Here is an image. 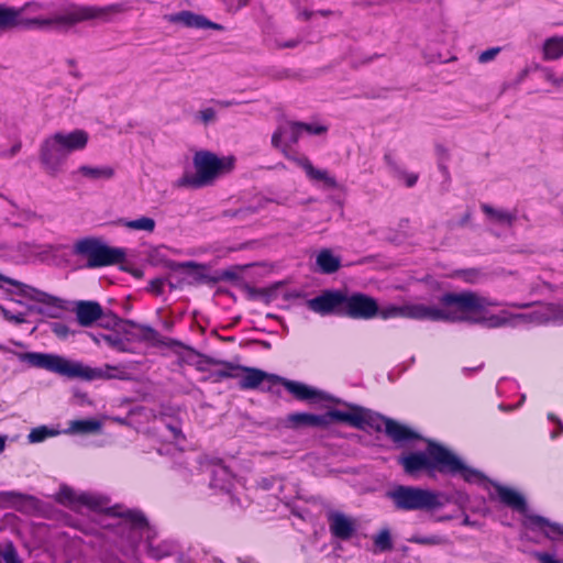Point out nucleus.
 <instances>
[{
	"instance_id": "obj_1",
	"label": "nucleus",
	"mask_w": 563,
	"mask_h": 563,
	"mask_svg": "<svg viewBox=\"0 0 563 563\" xmlns=\"http://www.w3.org/2000/svg\"><path fill=\"white\" fill-rule=\"evenodd\" d=\"M427 451L404 453L398 457V464L404 472L416 477L421 473L432 475L435 471L441 474L460 475L468 483L478 482L483 474L463 463V461L440 443L428 440Z\"/></svg>"
},
{
	"instance_id": "obj_2",
	"label": "nucleus",
	"mask_w": 563,
	"mask_h": 563,
	"mask_svg": "<svg viewBox=\"0 0 563 563\" xmlns=\"http://www.w3.org/2000/svg\"><path fill=\"white\" fill-rule=\"evenodd\" d=\"M439 303L440 307L423 303L391 305L379 308L378 316L383 319L401 317L415 320L454 321L461 318L459 310L481 309L487 302L473 294H443L439 298Z\"/></svg>"
},
{
	"instance_id": "obj_3",
	"label": "nucleus",
	"mask_w": 563,
	"mask_h": 563,
	"mask_svg": "<svg viewBox=\"0 0 563 563\" xmlns=\"http://www.w3.org/2000/svg\"><path fill=\"white\" fill-rule=\"evenodd\" d=\"M19 358L31 367L44 368L67 378H81L90 382L96 379H111L115 377V375L110 373V371L115 369L114 366L106 365L104 368H93L84 365L81 362L69 361L57 354L25 352L21 353Z\"/></svg>"
},
{
	"instance_id": "obj_4",
	"label": "nucleus",
	"mask_w": 563,
	"mask_h": 563,
	"mask_svg": "<svg viewBox=\"0 0 563 563\" xmlns=\"http://www.w3.org/2000/svg\"><path fill=\"white\" fill-rule=\"evenodd\" d=\"M234 157H219L210 151L195 153L192 163L196 174H185L176 183L178 187L192 189L210 186L214 180L234 168Z\"/></svg>"
},
{
	"instance_id": "obj_5",
	"label": "nucleus",
	"mask_w": 563,
	"mask_h": 563,
	"mask_svg": "<svg viewBox=\"0 0 563 563\" xmlns=\"http://www.w3.org/2000/svg\"><path fill=\"white\" fill-rule=\"evenodd\" d=\"M495 488L499 500L504 505L523 516L522 525L527 529L539 531L551 541H560L563 539L562 523L552 522L542 516L528 512L527 501L518 492L499 484H497Z\"/></svg>"
},
{
	"instance_id": "obj_6",
	"label": "nucleus",
	"mask_w": 563,
	"mask_h": 563,
	"mask_svg": "<svg viewBox=\"0 0 563 563\" xmlns=\"http://www.w3.org/2000/svg\"><path fill=\"white\" fill-rule=\"evenodd\" d=\"M386 496L393 501L396 510L432 512L446 504L440 492L418 486L397 485Z\"/></svg>"
},
{
	"instance_id": "obj_7",
	"label": "nucleus",
	"mask_w": 563,
	"mask_h": 563,
	"mask_svg": "<svg viewBox=\"0 0 563 563\" xmlns=\"http://www.w3.org/2000/svg\"><path fill=\"white\" fill-rule=\"evenodd\" d=\"M95 12L93 9H80L67 15L53 19H22L19 16V11L13 7L0 4V33L15 27L24 30H47L52 26H71L82 19L93 16Z\"/></svg>"
},
{
	"instance_id": "obj_8",
	"label": "nucleus",
	"mask_w": 563,
	"mask_h": 563,
	"mask_svg": "<svg viewBox=\"0 0 563 563\" xmlns=\"http://www.w3.org/2000/svg\"><path fill=\"white\" fill-rule=\"evenodd\" d=\"M74 254L87 258V268L123 264L126 257L124 249L110 246L97 238L78 240L74 245Z\"/></svg>"
},
{
	"instance_id": "obj_9",
	"label": "nucleus",
	"mask_w": 563,
	"mask_h": 563,
	"mask_svg": "<svg viewBox=\"0 0 563 563\" xmlns=\"http://www.w3.org/2000/svg\"><path fill=\"white\" fill-rule=\"evenodd\" d=\"M206 362L210 365L225 364L231 369L242 371L244 374L240 377L239 382V385L242 389L260 388L262 390H271L273 387L282 385V376L268 374L255 367L233 365L232 363L223 362L212 357H207Z\"/></svg>"
},
{
	"instance_id": "obj_10",
	"label": "nucleus",
	"mask_w": 563,
	"mask_h": 563,
	"mask_svg": "<svg viewBox=\"0 0 563 563\" xmlns=\"http://www.w3.org/2000/svg\"><path fill=\"white\" fill-rule=\"evenodd\" d=\"M453 294L454 295L473 294L477 298L483 299L487 302V303H484L483 308H481V309L459 310L461 318L454 320L453 322L468 321L472 323H485L489 328H499V327H504L506 324H510V319H509V317H506V314H507L506 311H503L501 314L487 316V308L501 306L500 302L493 300L490 298H487V297H483L474 291H462V292H453Z\"/></svg>"
},
{
	"instance_id": "obj_11",
	"label": "nucleus",
	"mask_w": 563,
	"mask_h": 563,
	"mask_svg": "<svg viewBox=\"0 0 563 563\" xmlns=\"http://www.w3.org/2000/svg\"><path fill=\"white\" fill-rule=\"evenodd\" d=\"M350 409V411L339 410L335 413L336 421L345 422L360 430L369 428L377 432L385 431V421L389 418L358 406H351Z\"/></svg>"
},
{
	"instance_id": "obj_12",
	"label": "nucleus",
	"mask_w": 563,
	"mask_h": 563,
	"mask_svg": "<svg viewBox=\"0 0 563 563\" xmlns=\"http://www.w3.org/2000/svg\"><path fill=\"white\" fill-rule=\"evenodd\" d=\"M18 294L31 300L42 303L43 306H31L29 310L49 318H59L62 311L65 309L64 300L60 298L36 289L32 286L22 283L18 287Z\"/></svg>"
},
{
	"instance_id": "obj_13",
	"label": "nucleus",
	"mask_w": 563,
	"mask_h": 563,
	"mask_svg": "<svg viewBox=\"0 0 563 563\" xmlns=\"http://www.w3.org/2000/svg\"><path fill=\"white\" fill-rule=\"evenodd\" d=\"M379 306L375 298L363 294L344 292L342 316L358 320H369L378 316Z\"/></svg>"
},
{
	"instance_id": "obj_14",
	"label": "nucleus",
	"mask_w": 563,
	"mask_h": 563,
	"mask_svg": "<svg viewBox=\"0 0 563 563\" xmlns=\"http://www.w3.org/2000/svg\"><path fill=\"white\" fill-rule=\"evenodd\" d=\"M38 156L45 172L51 176H56L67 159L68 153L53 134L41 144Z\"/></svg>"
},
{
	"instance_id": "obj_15",
	"label": "nucleus",
	"mask_w": 563,
	"mask_h": 563,
	"mask_svg": "<svg viewBox=\"0 0 563 563\" xmlns=\"http://www.w3.org/2000/svg\"><path fill=\"white\" fill-rule=\"evenodd\" d=\"M201 472L210 475V487L220 490H228L231 486L232 472L223 464V461L212 456H201L199 459Z\"/></svg>"
},
{
	"instance_id": "obj_16",
	"label": "nucleus",
	"mask_w": 563,
	"mask_h": 563,
	"mask_svg": "<svg viewBox=\"0 0 563 563\" xmlns=\"http://www.w3.org/2000/svg\"><path fill=\"white\" fill-rule=\"evenodd\" d=\"M108 512L122 519L119 529L122 533L128 530L126 539L131 544L137 543L142 537V531L148 529V521L140 510H125L123 512H119L115 510V507H113L109 508Z\"/></svg>"
},
{
	"instance_id": "obj_17",
	"label": "nucleus",
	"mask_w": 563,
	"mask_h": 563,
	"mask_svg": "<svg viewBox=\"0 0 563 563\" xmlns=\"http://www.w3.org/2000/svg\"><path fill=\"white\" fill-rule=\"evenodd\" d=\"M329 530L335 539L347 541L357 531V519L339 510H329L325 515Z\"/></svg>"
},
{
	"instance_id": "obj_18",
	"label": "nucleus",
	"mask_w": 563,
	"mask_h": 563,
	"mask_svg": "<svg viewBox=\"0 0 563 563\" xmlns=\"http://www.w3.org/2000/svg\"><path fill=\"white\" fill-rule=\"evenodd\" d=\"M162 264L164 265V267L174 272L186 271L187 278H185V283L188 285H214L213 277L205 273V271L207 269V266L205 264H199L194 261L179 263L172 260H163Z\"/></svg>"
},
{
	"instance_id": "obj_19",
	"label": "nucleus",
	"mask_w": 563,
	"mask_h": 563,
	"mask_svg": "<svg viewBox=\"0 0 563 563\" xmlns=\"http://www.w3.org/2000/svg\"><path fill=\"white\" fill-rule=\"evenodd\" d=\"M344 291L341 290H325L321 295L310 299L308 307L322 316L339 314L342 316Z\"/></svg>"
},
{
	"instance_id": "obj_20",
	"label": "nucleus",
	"mask_w": 563,
	"mask_h": 563,
	"mask_svg": "<svg viewBox=\"0 0 563 563\" xmlns=\"http://www.w3.org/2000/svg\"><path fill=\"white\" fill-rule=\"evenodd\" d=\"M165 19L175 24H181L189 29H212L216 31H223L222 24L212 22L202 14H197L192 11L183 10L177 13L167 14Z\"/></svg>"
},
{
	"instance_id": "obj_21",
	"label": "nucleus",
	"mask_w": 563,
	"mask_h": 563,
	"mask_svg": "<svg viewBox=\"0 0 563 563\" xmlns=\"http://www.w3.org/2000/svg\"><path fill=\"white\" fill-rule=\"evenodd\" d=\"M339 412L338 409L330 410L324 415H313V413H294L288 416V422L294 428L300 427H317L324 428L336 421L335 413Z\"/></svg>"
},
{
	"instance_id": "obj_22",
	"label": "nucleus",
	"mask_w": 563,
	"mask_h": 563,
	"mask_svg": "<svg viewBox=\"0 0 563 563\" xmlns=\"http://www.w3.org/2000/svg\"><path fill=\"white\" fill-rule=\"evenodd\" d=\"M14 9L19 11V16L24 19L22 16L23 12L37 13L41 10L45 9V4L38 3V2H29V3H25L22 8H14ZM80 9H93L96 11L93 16L82 19V21H87V20H92V19H103L110 11H118L119 5L113 4V5H109L106 8L75 7V8H71L70 10H68L67 12H65L64 15H67L71 12H75L76 10H80ZM58 16H63V14H58ZM36 18L42 19L41 16H35L34 19H36ZM54 18H57V15H54ZM49 19H53V16H51ZM79 22H81V20Z\"/></svg>"
},
{
	"instance_id": "obj_23",
	"label": "nucleus",
	"mask_w": 563,
	"mask_h": 563,
	"mask_svg": "<svg viewBox=\"0 0 563 563\" xmlns=\"http://www.w3.org/2000/svg\"><path fill=\"white\" fill-rule=\"evenodd\" d=\"M75 313L81 327H90L102 317V307L97 301L80 300L76 302Z\"/></svg>"
},
{
	"instance_id": "obj_24",
	"label": "nucleus",
	"mask_w": 563,
	"mask_h": 563,
	"mask_svg": "<svg viewBox=\"0 0 563 563\" xmlns=\"http://www.w3.org/2000/svg\"><path fill=\"white\" fill-rule=\"evenodd\" d=\"M385 433L395 443H405L422 439L418 432L391 418L385 421Z\"/></svg>"
},
{
	"instance_id": "obj_25",
	"label": "nucleus",
	"mask_w": 563,
	"mask_h": 563,
	"mask_svg": "<svg viewBox=\"0 0 563 563\" xmlns=\"http://www.w3.org/2000/svg\"><path fill=\"white\" fill-rule=\"evenodd\" d=\"M117 332L124 334L128 341L153 342L159 338V333L154 328L139 323L136 325L121 323Z\"/></svg>"
},
{
	"instance_id": "obj_26",
	"label": "nucleus",
	"mask_w": 563,
	"mask_h": 563,
	"mask_svg": "<svg viewBox=\"0 0 563 563\" xmlns=\"http://www.w3.org/2000/svg\"><path fill=\"white\" fill-rule=\"evenodd\" d=\"M54 136L60 141L68 155L85 148L88 143V133L84 130H74L69 133L56 132Z\"/></svg>"
},
{
	"instance_id": "obj_27",
	"label": "nucleus",
	"mask_w": 563,
	"mask_h": 563,
	"mask_svg": "<svg viewBox=\"0 0 563 563\" xmlns=\"http://www.w3.org/2000/svg\"><path fill=\"white\" fill-rule=\"evenodd\" d=\"M284 388L298 400H319L322 393L306 384L284 378Z\"/></svg>"
},
{
	"instance_id": "obj_28",
	"label": "nucleus",
	"mask_w": 563,
	"mask_h": 563,
	"mask_svg": "<svg viewBox=\"0 0 563 563\" xmlns=\"http://www.w3.org/2000/svg\"><path fill=\"white\" fill-rule=\"evenodd\" d=\"M301 166L311 180L323 183L325 188L334 189L339 187V184L333 176H331L325 169L316 168L308 158L302 159Z\"/></svg>"
},
{
	"instance_id": "obj_29",
	"label": "nucleus",
	"mask_w": 563,
	"mask_h": 563,
	"mask_svg": "<svg viewBox=\"0 0 563 563\" xmlns=\"http://www.w3.org/2000/svg\"><path fill=\"white\" fill-rule=\"evenodd\" d=\"M102 428L99 420L90 418L82 420L69 421L68 428L65 430L67 434H93L98 433Z\"/></svg>"
},
{
	"instance_id": "obj_30",
	"label": "nucleus",
	"mask_w": 563,
	"mask_h": 563,
	"mask_svg": "<svg viewBox=\"0 0 563 563\" xmlns=\"http://www.w3.org/2000/svg\"><path fill=\"white\" fill-rule=\"evenodd\" d=\"M316 263L319 271L323 274H333L341 267V258L335 256L329 249H323L318 253Z\"/></svg>"
},
{
	"instance_id": "obj_31",
	"label": "nucleus",
	"mask_w": 563,
	"mask_h": 563,
	"mask_svg": "<svg viewBox=\"0 0 563 563\" xmlns=\"http://www.w3.org/2000/svg\"><path fill=\"white\" fill-rule=\"evenodd\" d=\"M78 173L90 180H108L114 176V169L111 166H89L82 165Z\"/></svg>"
},
{
	"instance_id": "obj_32",
	"label": "nucleus",
	"mask_w": 563,
	"mask_h": 563,
	"mask_svg": "<svg viewBox=\"0 0 563 563\" xmlns=\"http://www.w3.org/2000/svg\"><path fill=\"white\" fill-rule=\"evenodd\" d=\"M563 56V36H552L543 43V58L547 60L559 59Z\"/></svg>"
},
{
	"instance_id": "obj_33",
	"label": "nucleus",
	"mask_w": 563,
	"mask_h": 563,
	"mask_svg": "<svg viewBox=\"0 0 563 563\" xmlns=\"http://www.w3.org/2000/svg\"><path fill=\"white\" fill-rule=\"evenodd\" d=\"M483 212L493 221L497 223H507L511 225L516 220V214L505 210L495 209L489 205L483 203L481 206Z\"/></svg>"
},
{
	"instance_id": "obj_34",
	"label": "nucleus",
	"mask_w": 563,
	"mask_h": 563,
	"mask_svg": "<svg viewBox=\"0 0 563 563\" xmlns=\"http://www.w3.org/2000/svg\"><path fill=\"white\" fill-rule=\"evenodd\" d=\"M280 283H276L273 287L269 288H255L247 284L243 287L251 299H261L265 303H268L273 298L276 297L275 292Z\"/></svg>"
},
{
	"instance_id": "obj_35",
	"label": "nucleus",
	"mask_w": 563,
	"mask_h": 563,
	"mask_svg": "<svg viewBox=\"0 0 563 563\" xmlns=\"http://www.w3.org/2000/svg\"><path fill=\"white\" fill-rule=\"evenodd\" d=\"M98 321H99L100 327L108 329V330H113V329L118 330V328L121 325V323L136 325V322L133 320L122 319V318L118 317L115 313H113L112 311L104 312L103 310H102V317L99 318Z\"/></svg>"
},
{
	"instance_id": "obj_36",
	"label": "nucleus",
	"mask_w": 563,
	"mask_h": 563,
	"mask_svg": "<svg viewBox=\"0 0 563 563\" xmlns=\"http://www.w3.org/2000/svg\"><path fill=\"white\" fill-rule=\"evenodd\" d=\"M374 545L378 552H387L393 549V540L388 529H383L374 537Z\"/></svg>"
},
{
	"instance_id": "obj_37",
	"label": "nucleus",
	"mask_w": 563,
	"mask_h": 563,
	"mask_svg": "<svg viewBox=\"0 0 563 563\" xmlns=\"http://www.w3.org/2000/svg\"><path fill=\"white\" fill-rule=\"evenodd\" d=\"M124 227L131 230H143L147 232H153L155 229V221L148 217H142L135 220L124 221Z\"/></svg>"
},
{
	"instance_id": "obj_38",
	"label": "nucleus",
	"mask_w": 563,
	"mask_h": 563,
	"mask_svg": "<svg viewBox=\"0 0 563 563\" xmlns=\"http://www.w3.org/2000/svg\"><path fill=\"white\" fill-rule=\"evenodd\" d=\"M409 542L420 545H444L449 543V539L442 536H412Z\"/></svg>"
},
{
	"instance_id": "obj_39",
	"label": "nucleus",
	"mask_w": 563,
	"mask_h": 563,
	"mask_svg": "<svg viewBox=\"0 0 563 563\" xmlns=\"http://www.w3.org/2000/svg\"><path fill=\"white\" fill-rule=\"evenodd\" d=\"M58 434V431L47 428L46 426H41L34 428L27 435V439L31 443H38L44 441L49 437H54Z\"/></svg>"
},
{
	"instance_id": "obj_40",
	"label": "nucleus",
	"mask_w": 563,
	"mask_h": 563,
	"mask_svg": "<svg viewBox=\"0 0 563 563\" xmlns=\"http://www.w3.org/2000/svg\"><path fill=\"white\" fill-rule=\"evenodd\" d=\"M78 503L93 510H100L104 505V501L100 497L92 496L89 494L79 495Z\"/></svg>"
},
{
	"instance_id": "obj_41",
	"label": "nucleus",
	"mask_w": 563,
	"mask_h": 563,
	"mask_svg": "<svg viewBox=\"0 0 563 563\" xmlns=\"http://www.w3.org/2000/svg\"><path fill=\"white\" fill-rule=\"evenodd\" d=\"M286 133H287L288 142L291 144H296L299 141V139L301 137V135L303 134L301 126H300V122H297V121L288 122Z\"/></svg>"
},
{
	"instance_id": "obj_42",
	"label": "nucleus",
	"mask_w": 563,
	"mask_h": 563,
	"mask_svg": "<svg viewBox=\"0 0 563 563\" xmlns=\"http://www.w3.org/2000/svg\"><path fill=\"white\" fill-rule=\"evenodd\" d=\"M300 126L303 133L310 135H324L328 132V126L323 124L300 122Z\"/></svg>"
},
{
	"instance_id": "obj_43",
	"label": "nucleus",
	"mask_w": 563,
	"mask_h": 563,
	"mask_svg": "<svg viewBox=\"0 0 563 563\" xmlns=\"http://www.w3.org/2000/svg\"><path fill=\"white\" fill-rule=\"evenodd\" d=\"M102 339L111 346L119 351L125 350V344L123 339L120 336V333L115 334H103Z\"/></svg>"
},
{
	"instance_id": "obj_44",
	"label": "nucleus",
	"mask_w": 563,
	"mask_h": 563,
	"mask_svg": "<svg viewBox=\"0 0 563 563\" xmlns=\"http://www.w3.org/2000/svg\"><path fill=\"white\" fill-rule=\"evenodd\" d=\"M58 500L63 504L78 503V496L75 495L74 490L69 487L60 488Z\"/></svg>"
},
{
	"instance_id": "obj_45",
	"label": "nucleus",
	"mask_w": 563,
	"mask_h": 563,
	"mask_svg": "<svg viewBox=\"0 0 563 563\" xmlns=\"http://www.w3.org/2000/svg\"><path fill=\"white\" fill-rule=\"evenodd\" d=\"M212 277L214 279V284H217L221 280H230V282L239 280L238 273H235L234 271H231V269H224V271L217 272L216 275H212Z\"/></svg>"
},
{
	"instance_id": "obj_46",
	"label": "nucleus",
	"mask_w": 563,
	"mask_h": 563,
	"mask_svg": "<svg viewBox=\"0 0 563 563\" xmlns=\"http://www.w3.org/2000/svg\"><path fill=\"white\" fill-rule=\"evenodd\" d=\"M533 556L539 563H563L562 560L548 552H534Z\"/></svg>"
},
{
	"instance_id": "obj_47",
	"label": "nucleus",
	"mask_w": 563,
	"mask_h": 563,
	"mask_svg": "<svg viewBox=\"0 0 563 563\" xmlns=\"http://www.w3.org/2000/svg\"><path fill=\"white\" fill-rule=\"evenodd\" d=\"M197 118L203 124H208L216 120V111L212 108H206L197 113Z\"/></svg>"
},
{
	"instance_id": "obj_48",
	"label": "nucleus",
	"mask_w": 563,
	"mask_h": 563,
	"mask_svg": "<svg viewBox=\"0 0 563 563\" xmlns=\"http://www.w3.org/2000/svg\"><path fill=\"white\" fill-rule=\"evenodd\" d=\"M499 52H500L499 47H493V48L486 49L479 54L478 60H479V63H483V64L488 63V62L493 60Z\"/></svg>"
},
{
	"instance_id": "obj_49",
	"label": "nucleus",
	"mask_w": 563,
	"mask_h": 563,
	"mask_svg": "<svg viewBox=\"0 0 563 563\" xmlns=\"http://www.w3.org/2000/svg\"><path fill=\"white\" fill-rule=\"evenodd\" d=\"M165 283L166 278H154L150 282L148 290L156 295H161Z\"/></svg>"
},
{
	"instance_id": "obj_50",
	"label": "nucleus",
	"mask_w": 563,
	"mask_h": 563,
	"mask_svg": "<svg viewBox=\"0 0 563 563\" xmlns=\"http://www.w3.org/2000/svg\"><path fill=\"white\" fill-rule=\"evenodd\" d=\"M52 331L62 339L68 335V327L62 322L52 323Z\"/></svg>"
},
{
	"instance_id": "obj_51",
	"label": "nucleus",
	"mask_w": 563,
	"mask_h": 563,
	"mask_svg": "<svg viewBox=\"0 0 563 563\" xmlns=\"http://www.w3.org/2000/svg\"><path fill=\"white\" fill-rule=\"evenodd\" d=\"M528 323H543L548 321V316L545 313H542L540 311H533L528 313Z\"/></svg>"
},
{
	"instance_id": "obj_52",
	"label": "nucleus",
	"mask_w": 563,
	"mask_h": 563,
	"mask_svg": "<svg viewBox=\"0 0 563 563\" xmlns=\"http://www.w3.org/2000/svg\"><path fill=\"white\" fill-rule=\"evenodd\" d=\"M2 313L7 320L13 321L16 324L23 323L25 321L23 313L12 314L9 310H5V309H2Z\"/></svg>"
},
{
	"instance_id": "obj_53",
	"label": "nucleus",
	"mask_w": 563,
	"mask_h": 563,
	"mask_svg": "<svg viewBox=\"0 0 563 563\" xmlns=\"http://www.w3.org/2000/svg\"><path fill=\"white\" fill-rule=\"evenodd\" d=\"M277 481L276 477H263L261 481L257 482V486L263 490H269L274 483Z\"/></svg>"
},
{
	"instance_id": "obj_54",
	"label": "nucleus",
	"mask_w": 563,
	"mask_h": 563,
	"mask_svg": "<svg viewBox=\"0 0 563 563\" xmlns=\"http://www.w3.org/2000/svg\"><path fill=\"white\" fill-rule=\"evenodd\" d=\"M150 553L156 560H161L170 554L169 551H163V549H161L159 547L154 548L152 545H150Z\"/></svg>"
},
{
	"instance_id": "obj_55",
	"label": "nucleus",
	"mask_w": 563,
	"mask_h": 563,
	"mask_svg": "<svg viewBox=\"0 0 563 563\" xmlns=\"http://www.w3.org/2000/svg\"><path fill=\"white\" fill-rule=\"evenodd\" d=\"M316 14H319L321 16H329L332 14V11L330 10H320V11H317V12H313V11H303L301 13V15L303 16L305 20H309L311 19L313 15Z\"/></svg>"
},
{
	"instance_id": "obj_56",
	"label": "nucleus",
	"mask_w": 563,
	"mask_h": 563,
	"mask_svg": "<svg viewBox=\"0 0 563 563\" xmlns=\"http://www.w3.org/2000/svg\"><path fill=\"white\" fill-rule=\"evenodd\" d=\"M545 79L553 84L556 87H561L563 85V76L556 77L553 73L548 71L545 75Z\"/></svg>"
},
{
	"instance_id": "obj_57",
	"label": "nucleus",
	"mask_w": 563,
	"mask_h": 563,
	"mask_svg": "<svg viewBox=\"0 0 563 563\" xmlns=\"http://www.w3.org/2000/svg\"><path fill=\"white\" fill-rule=\"evenodd\" d=\"M272 144L274 147L278 148L282 144V128H277L272 136Z\"/></svg>"
},
{
	"instance_id": "obj_58",
	"label": "nucleus",
	"mask_w": 563,
	"mask_h": 563,
	"mask_svg": "<svg viewBox=\"0 0 563 563\" xmlns=\"http://www.w3.org/2000/svg\"><path fill=\"white\" fill-rule=\"evenodd\" d=\"M225 366V369H221L217 372V376L225 378V377H236L238 375L233 372L235 369H231L228 365L223 364Z\"/></svg>"
},
{
	"instance_id": "obj_59",
	"label": "nucleus",
	"mask_w": 563,
	"mask_h": 563,
	"mask_svg": "<svg viewBox=\"0 0 563 563\" xmlns=\"http://www.w3.org/2000/svg\"><path fill=\"white\" fill-rule=\"evenodd\" d=\"M121 269L131 273L136 278L143 277V272L139 268H131L128 265H122Z\"/></svg>"
},
{
	"instance_id": "obj_60",
	"label": "nucleus",
	"mask_w": 563,
	"mask_h": 563,
	"mask_svg": "<svg viewBox=\"0 0 563 563\" xmlns=\"http://www.w3.org/2000/svg\"><path fill=\"white\" fill-rule=\"evenodd\" d=\"M0 282H4V283H7V284H9V285H12V286H14V287H16V288H18L19 286H22V283H21V282L16 280V279H13V278H11V277L4 276V275H2V274H0Z\"/></svg>"
},
{
	"instance_id": "obj_61",
	"label": "nucleus",
	"mask_w": 563,
	"mask_h": 563,
	"mask_svg": "<svg viewBox=\"0 0 563 563\" xmlns=\"http://www.w3.org/2000/svg\"><path fill=\"white\" fill-rule=\"evenodd\" d=\"M510 321L511 320H518V321H521V322H525V323H528V313H517V314H511L509 317Z\"/></svg>"
},
{
	"instance_id": "obj_62",
	"label": "nucleus",
	"mask_w": 563,
	"mask_h": 563,
	"mask_svg": "<svg viewBox=\"0 0 563 563\" xmlns=\"http://www.w3.org/2000/svg\"><path fill=\"white\" fill-rule=\"evenodd\" d=\"M166 283H168V286H169L170 289L179 288L184 284H186L185 283V278L178 279L176 283H174L173 280L166 278Z\"/></svg>"
},
{
	"instance_id": "obj_63",
	"label": "nucleus",
	"mask_w": 563,
	"mask_h": 563,
	"mask_svg": "<svg viewBox=\"0 0 563 563\" xmlns=\"http://www.w3.org/2000/svg\"><path fill=\"white\" fill-rule=\"evenodd\" d=\"M168 429L170 430V432L173 433V437L175 440L177 439H184V434L181 432V430L179 428H176V427H173V426H168Z\"/></svg>"
},
{
	"instance_id": "obj_64",
	"label": "nucleus",
	"mask_w": 563,
	"mask_h": 563,
	"mask_svg": "<svg viewBox=\"0 0 563 563\" xmlns=\"http://www.w3.org/2000/svg\"><path fill=\"white\" fill-rule=\"evenodd\" d=\"M418 180V176L415 174H408L406 175V185L408 187H412Z\"/></svg>"
}]
</instances>
